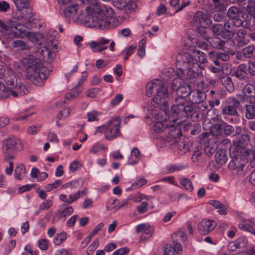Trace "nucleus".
<instances>
[{
	"label": "nucleus",
	"instance_id": "1",
	"mask_svg": "<svg viewBox=\"0 0 255 255\" xmlns=\"http://www.w3.org/2000/svg\"><path fill=\"white\" fill-rule=\"evenodd\" d=\"M78 5L76 3L70 4L60 8L61 14L68 21H72L74 22L78 20L82 21L86 23H90L94 25L102 26L111 13H113V9L111 7H108L104 5L96 6V10L95 12L89 13L86 12L84 13L83 11L78 12ZM89 7L86 9L88 10Z\"/></svg>",
	"mask_w": 255,
	"mask_h": 255
},
{
	"label": "nucleus",
	"instance_id": "2",
	"mask_svg": "<svg viewBox=\"0 0 255 255\" xmlns=\"http://www.w3.org/2000/svg\"><path fill=\"white\" fill-rule=\"evenodd\" d=\"M22 63L26 69V77L37 86L43 85V81L49 76V70L43 66L40 60L33 55L23 58Z\"/></svg>",
	"mask_w": 255,
	"mask_h": 255
},
{
	"label": "nucleus",
	"instance_id": "3",
	"mask_svg": "<svg viewBox=\"0 0 255 255\" xmlns=\"http://www.w3.org/2000/svg\"><path fill=\"white\" fill-rule=\"evenodd\" d=\"M146 94L148 97L153 96L151 104L154 107L165 104L169 96L167 88L160 80H153L146 86Z\"/></svg>",
	"mask_w": 255,
	"mask_h": 255
},
{
	"label": "nucleus",
	"instance_id": "4",
	"mask_svg": "<svg viewBox=\"0 0 255 255\" xmlns=\"http://www.w3.org/2000/svg\"><path fill=\"white\" fill-rule=\"evenodd\" d=\"M5 82L7 88L10 92V95L17 97L26 95L28 90L21 82H17V79L12 71H9L5 76Z\"/></svg>",
	"mask_w": 255,
	"mask_h": 255
},
{
	"label": "nucleus",
	"instance_id": "5",
	"mask_svg": "<svg viewBox=\"0 0 255 255\" xmlns=\"http://www.w3.org/2000/svg\"><path fill=\"white\" fill-rule=\"evenodd\" d=\"M18 139L14 137H9L3 141L2 151L4 154V160L8 161L14 159L17 151V142Z\"/></svg>",
	"mask_w": 255,
	"mask_h": 255
},
{
	"label": "nucleus",
	"instance_id": "6",
	"mask_svg": "<svg viewBox=\"0 0 255 255\" xmlns=\"http://www.w3.org/2000/svg\"><path fill=\"white\" fill-rule=\"evenodd\" d=\"M201 113L198 110L196 105L194 104L186 105L183 110L178 116V120L185 121L190 118L193 122H197L200 119Z\"/></svg>",
	"mask_w": 255,
	"mask_h": 255
},
{
	"label": "nucleus",
	"instance_id": "7",
	"mask_svg": "<svg viewBox=\"0 0 255 255\" xmlns=\"http://www.w3.org/2000/svg\"><path fill=\"white\" fill-rule=\"evenodd\" d=\"M177 67H182L184 69H192L196 66H198L197 63L195 62L193 56L190 53H180L176 56Z\"/></svg>",
	"mask_w": 255,
	"mask_h": 255
},
{
	"label": "nucleus",
	"instance_id": "8",
	"mask_svg": "<svg viewBox=\"0 0 255 255\" xmlns=\"http://www.w3.org/2000/svg\"><path fill=\"white\" fill-rule=\"evenodd\" d=\"M120 121L117 119L110 121L106 126L105 137L108 140L113 139L121 134Z\"/></svg>",
	"mask_w": 255,
	"mask_h": 255
},
{
	"label": "nucleus",
	"instance_id": "9",
	"mask_svg": "<svg viewBox=\"0 0 255 255\" xmlns=\"http://www.w3.org/2000/svg\"><path fill=\"white\" fill-rule=\"evenodd\" d=\"M15 6L16 7L17 11L16 12L14 15V18L16 19L20 20L22 18H29L31 17V12L29 11L30 9L25 10L28 15H25L24 13L21 12L24 9H26L29 4V0H12Z\"/></svg>",
	"mask_w": 255,
	"mask_h": 255
},
{
	"label": "nucleus",
	"instance_id": "10",
	"mask_svg": "<svg viewBox=\"0 0 255 255\" xmlns=\"http://www.w3.org/2000/svg\"><path fill=\"white\" fill-rule=\"evenodd\" d=\"M186 102L185 98L179 96H177L175 99V103L171 109V118H172L173 121L175 122L178 120V116L186 106Z\"/></svg>",
	"mask_w": 255,
	"mask_h": 255
},
{
	"label": "nucleus",
	"instance_id": "11",
	"mask_svg": "<svg viewBox=\"0 0 255 255\" xmlns=\"http://www.w3.org/2000/svg\"><path fill=\"white\" fill-rule=\"evenodd\" d=\"M8 38H23L26 35L27 31L24 25L16 21H11V29Z\"/></svg>",
	"mask_w": 255,
	"mask_h": 255
},
{
	"label": "nucleus",
	"instance_id": "12",
	"mask_svg": "<svg viewBox=\"0 0 255 255\" xmlns=\"http://www.w3.org/2000/svg\"><path fill=\"white\" fill-rule=\"evenodd\" d=\"M166 140L168 142L173 141L175 144H177V139L182 135L181 127L179 125H172L167 127Z\"/></svg>",
	"mask_w": 255,
	"mask_h": 255
},
{
	"label": "nucleus",
	"instance_id": "13",
	"mask_svg": "<svg viewBox=\"0 0 255 255\" xmlns=\"http://www.w3.org/2000/svg\"><path fill=\"white\" fill-rule=\"evenodd\" d=\"M209 17V14L201 11H198L195 13L192 22L196 26H208L211 23Z\"/></svg>",
	"mask_w": 255,
	"mask_h": 255
},
{
	"label": "nucleus",
	"instance_id": "14",
	"mask_svg": "<svg viewBox=\"0 0 255 255\" xmlns=\"http://www.w3.org/2000/svg\"><path fill=\"white\" fill-rule=\"evenodd\" d=\"M216 226V223L213 220L204 219L197 226V230L200 234L207 235L212 231Z\"/></svg>",
	"mask_w": 255,
	"mask_h": 255
},
{
	"label": "nucleus",
	"instance_id": "15",
	"mask_svg": "<svg viewBox=\"0 0 255 255\" xmlns=\"http://www.w3.org/2000/svg\"><path fill=\"white\" fill-rule=\"evenodd\" d=\"M115 3L118 8L124 10L127 13L134 11L136 8V4L130 0H118Z\"/></svg>",
	"mask_w": 255,
	"mask_h": 255
},
{
	"label": "nucleus",
	"instance_id": "16",
	"mask_svg": "<svg viewBox=\"0 0 255 255\" xmlns=\"http://www.w3.org/2000/svg\"><path fill=\"white\" fill-rule=\"evenodd\" d=\"M230 105L223 108L222 111L223 114L234 115L237 114L236 108L239 106V101L234 97L229 99Z\"/></svg>",
	"mask_w": 255,
	"mask_h": 255
},
{
	"label": "nucleus",
	"instance_id": "17",
	"mask_svg": "<svg viewBox=\"0 0 255 255\" xmlns=\"http://www.w3.org/2000/svg\"><path fill=\"white\" fill-rule=\"evenodd\" d=\"M255 226V220L254 219L247 220L240 216V229L248 231L255 236V230L253 226Z\"/></svg>",
	"mask_w": 255,
	"mask_h": 255
},
{
	"label": "nucleus",
	"instance_id": "18",
	"mask_svg": "<svg viewBox=\"0 0 255 255\" xmlns=\"http://www.w3.org/2000/svg\"><path fill=\"white\" fill-rule=\"evenodd\" d=\"M175 82H172L171 85L172 89L176 91L177 96H179L185 98L189 96L191 92V88L189 85L184 84L183 85H180V87H174Z\"/></svg>",
	"mask_w": 255,
	"mask_h": 255
},
{
	"label": "nucleus",
	"instance_id": "19",
	"mask_svg": "<svg viewBox=\"0 0 255 255\" xmlns=\"http://www.w3.org/2000/svg\"><path fill=\"white\" fill-rule=\"evenodd\" d=\"M228 16L231 23L236 27H239V9L236 6L231 7L228 11Z\"/></svg>",
	"mask_w": 255,
	"mask_h": 255
},
{
	"label": "nucleus",
	"instance_id": "20",
	"mask_svg": "<svg viewBox=\"0 0 255 255\" xmlns=\"http://www.w3.org/2000/svg\"><path fill=\"white\" fill-rule=\"evenodd\" d=\"M233 144L229 149V155L231 159L239 158V137L233 136Z\"/></svg>",
	"mask_w": 255,
	"mask_h": 255
},
{
	"label": "nucleus",
	"instance_id": "21",
	"mask_svg": "<svg viewBox=\"0 0 255 255\" xmlns=\"http://www.w3.org/2000/svg\"><path fill=\"white\" fill-rule=\"evenodd\" d=\"M206 98L205 94L198 90H193L191 91L189 99L193 104H198L202 101H204Z\"/></svg>",
	"mask_w": 255,
	"mask_h": 255
},
{
	"label": "nucleus",
	"instance_id": "22",
	"mask_svg": "<svg viewBox=\"0 0 255 255\" xmlns=\"http://www.w3.org/2000/svg\"><path fill=\"white\" fill-rule=\"evenodd\" d=\"M57 34V31L49 30L48 32V35L47 36V38L49 40L48 45L49 47L46 48V51L48 52V55L49 56L50 54V50H49L51 48L50 47H53L54 49L57 50L58 47V45L56 41L54 40V35Z\"/></svg>",
	"mask_w": 255,
	"mask_h": 255
},
{
	"label": "nucleus",
	"instance_id": "23",
	"mask_svg": "<svg viewBox=\"0 0 255 255\" xmlns=\"http://www.w3.org/2000/svg\"><path fill=\"white\" fill-rule=\"evenodd\" d=\"M254 90L255 88L252 85H247L243 89L244 94L243 98L240 96V102L251 101V98L255 96V95H251Z\"/></svg>",
	"mask_w": 255,
	"mask_h": 255
},
{
	"label": "nucleus",
	"instance_id": "24",
	"mask_svg": "<svg viewBox=\"0 0 255 255\" xmlns=\"http://www.w3.org/2000/svg\"><path fill=\"white\" fill-rule=\"evenodd\" d=\"M216 161L220 165L225 164L228 159V156L226 150L223 149H219L215 154Z\"/></svg>",
	"mask_w": 255,
	"mask_h": 255
},
{
	"label": "nucleus",
	"instance_id": "25",
	"mask_svg": "<svg viewBox=\"0 0 255 255\" xmlns=\"http://www.w3.org/2000/svg\"><path fill=\"white\" fill-rule=\"evenodd\" d=\"M171 147L172 148H177L176 151L178 154L182 155L185 153L189 148V145L186 141H182L180 144L177 141V144H175L174 142H173L171 144Z\"/></svg>",
	"mask_w": 255,
	"mask_h": 255
},
{
	"label": "nucleus",
	"instance_id": "26",
	"mask_svg": "<svg viewBox=\"0 0 255 255\" xmlns=\"http://www.w3.org/2000/svg\"><path fill=\"white\" fill-rule=\"evenodd\" d=\"M140 152L137 148L134 147L131 152V155L128 161L129 165H135L138 162Z\"/></svg>",
	"mask_w": 255,
	"mask_h": 255
},
{
	"label": "nucleus",
	"instance_id": "27",
	"mask_svg": "<svg viewBox=\"0 0 255 255\" xmlns=\"http://www.w3.org/2000/svg\"><path fill=\"white\" fill-rule=\"evenodd\" d=\"M228 167L232 175H238L239 172V158L232 159L229 162Z\"/></svg>",
	"mask_w": 255,
	"mask_h": 255
},
{
	"label": "nucleus",
	"instance_id": "28",
	"mask_svg": "<svg viewBox=\"0 0 255 255\" xmlns=\"http://www.w3.org/2000/svg\"><path fill=\"white\" fill-rule=\"evenodd\" d=\"M26 169L24 164L20 163L16 166L14 170V177L17 180H21L25 176Z\"/></svg>",
	"mask_w": 255,
	"mask_h": 255
},
{
	"label": "nucleus",
	"instance_id": "29",
	"mask_svg": "<svg viewBox=\"0 0 255 255\" xmlns=\"http://www.w3.org/2000/svg\"><path fill=\"white\" fill-rule=\"evenodd\" d=\"M209 204L214 207L218 209V212L220 215H226L227 212L225 206L221 202L217 200H211Z\"/></svg>",
	"mask_w": 255,
	"mask_h": 255
},
{
	"label": "nucleus",
	"instance_id": "30",
	"mask_svg": "<svg viewBox=\"0 0 255 255\" xmlns=\"http://www.w3.org/2000/svg\"><path fill=\"white\" fill-rule=\"evenodd\" d=\"M208 42L214 48L222 49L224 45V41L218 37L209 38Z\"/></svg>",
	"mask_w": 255,
	"mask_h": 255
},
{
	"label": "nucleus",
	"instance_id": "31",
	"mask_svg": "<svg viewBox=\"0 0 255 255\" xmlns=\"http://www.w3.org/2000/svg\"><path fill=\"white\" fill-rule=\"evenodd\" d=\"M221 82L230 93L233 92L234 91V87L230 77L227 76L222 78L221 79Z\"/></svg>",
	"mask_w": 255,
	"mask_h": 255
},
{
	"label": "nucleus",
	"instance_id": "32",
	"mask_svg": "<svg viewBox=\"0 0 255 255\" xmlns=\"http://www.w3.org/2000/svg\"><path fill=\"white\" fill-rule=\"evenodd\" d=\"M168 125L166 122H157L154 123L152 127V130L156 133H159L163 131Z\"/></svg>",
	"mask_w": 255,
	"mask_h": 255
},
{
	"label": "nucleus",
	"instance_id": "33",
	"mask_svg": "<svg viewBox=\"0 0 255 255\" xmlns=\"http://www.w3.org/2000/svg\"><path fill=\"white\" fill-rule=\"evenodd\" d=\"M194 53L195 55L193 58L195 62L205 63L207 62V56L204 53L198 50H195Z\"/></svg>",
	"mask_w": 255,
	"mask_h": 255
},
{
	"label": "nucleus",
	"instance_id": "34",
	"mask_svg": "<svg viewBox=\"0 0 255 255\" xmlns=\"http://www.w3.org/2000/svg\"><path fill=\"white\" fill-rule=\"evenodd\" d=\"M188 70L187 75L190 79V82L194 84L198 83L199 79L200 77L198 73L195 72L193 69Z\"/></svg>",
	"mask_w": 255,
	"mask_h": 255
},
{
	"label": "nucleus",
	"instance_id": "35",
	"mask_svg": "<svg viewBox=\"0 0 255 255\" xmlns=\"http://www.w3.org/2000/svg\"><path fill=\"white\" fill-rule=\"evenodd\" d=\"M185 168L186 166L183 165L173 164L167 165L166 167V169L167 170V173L169 174L175 171H180Z\"/></svg>",
	"mask_w": 255,
	"mask_h": 255
},
{
	"label": "nucleus",
	"instance_id": "36",
	"mask_svg": "<svg viewBox=\"0 0 255 255\" xmlns=\"http://www.w3.org/2000/svg\"><path fill=\"white\" fill-rule=\"evenodd\" d=\"M235 33H237V35H239V30L236 31L234 29H231V30H223L221 35L224 39L228 40L232 38Z\"/></svg>",
	"mask_w": 255,
	"mask_h": 255
},
{
	"label": "nucleus",
	"instance_id": "37",
	"mask_svg": "<svg viewBox=\"0 0 255 255\" xmlns=\"http://www.w3.org/2000/svg\"><path fill=\"white\" fill-rule=\"evenodd\" d=\"M0 28L1 32L8 38L9 33L11 30V21H10L7 25L0 19Z\"/></svg>",
	"mask_w": 255,
	"mask_h": 255
},
{
	"label": "nucleus",
	"instance_id": "38",
	"mask_svg": "<svg viewBox=\"0 0 255 255\" xmlns=\"http://www.w3.org/2000/svg\"><path fill=\"white\" fill-rule=\"evenodd\" d=\"M136 49V46L135 45H131L127 49H124L122 52V54L125 55V57H124V60H127L131 54H132L135 51Z\"/></svg>",
	"mask_w": 255,
	"mask_h": 255
},
{
	"label": "nucleus",
	"instance_id": "39",
	"mask_svg": "<svg viewBox=\"0 0 255 255\" xmlns=\"http://www.w3.org/2000/svg\"><path fill=\"white\" fill-rule=\"evenodd\" d=\"M181 185L187 190L191 192L193 190V186L191 180L188 178H182L180 180Z\"/></svg>",
	"mask_w": 255,
	"mask_h": 255
},
{
	"label": "nucleus",
	"instance_id": "40",
	"mask_svg": "<svg viewBox=\"0 0 255 255\" xmlns=\"http://www.w3.org/2000/svg\"><path fill=\"white\" fill-rule=\"evenodd\" d=\"M10 92L4 84L0 81V98L5 99L10 96Z\"/></svg>",
	"mask_w": 255,
	"mask_h": 255
},
{
	"label": "nucleus",
	"instance_id": "41",
	"mask_svg": "<svg viewBox=\"0 0 255 255\" xmlns=\"http://www.w3.org/2000/svg\"><path fill=\"white\" fill-rule=\"evenodd\" d=\"M245 115L248 119H253L255 116V107L252 105H246Z\"/></svg>",
	"mask_w": 255,
	"mask_h": 255
},
{
	"label": "nucleus",
	"instance_id": "42",
	"mask_svg": "<svg viewBox=\"0 0 255 255\" xmlns=\"http://www.w3.org/2000/svg\"><path fill=\"white\" fill-rule=\"evenodd\" d=\"M254 49L253 45H249L242 49V53L245 58H250L253 55Z\"/></svg>",
	"mask_w": 255,
	"mask_h": 255
},
{
	"label": "nucleus",
	"instance_id": "43",
	"mask_svg": "<svg viewBox=\"0 0 255 255\" xmlns=\"http://www.w3.org/2000/svg\"><path fill=\"white\" fill-rule=\"evenodd\" d=\"M228 249L230 253H239V241L236 240L230 242L228 246Z\"/></svg>",
	"mask_w": 255,
	"mask_h": 255
},
{
	"label": "nucleus",
	"instance_id": "44",
	"mask_svg": "<svg viewBox=\"0 0 255 255\" xmlns=\"http://www.w3.org/2000/svg\"><path fill=\"white\" fill-rule=\"evenodd\" d=\"M109 42V39L102 37L98 42H95L94 41H91L90 43V46L91 48H96V47H99L100 45L108 44Z\"/></svg>",
	"mask_w": 255,
	"mask_h": 255
},
{
	"label": "nucleus",
	"instance_id": "45",
	"mask_svg": "<svg viewBox=\"0 0 255 255\" xmlns=\"http://www.w3.org/2000/svg\"><path fill=\"white\" fill-rule=\"evenodd\" d=\"M99 113L95 110H92L87 114V117L88 122L98 121V118Z\"/></svg>",
	"mask_w": 255,
	"mask_h": 255
},
{
	"label": "nucleus",
	"instance_id": "46",
	"mask_svg": "<svg viewBox=\"0 0 255 255\" xmlns=\"http://www.w3.org/2000/svg\"><path fill=\"white\" fill-rule=\"evenodd\" d=\"M67 238V234L65 232H62L58 234L54 239V243L56 245L61 244Z\"/></svg>",
	"mask_w": 255,
	"mask_h": 255
},
{
	"label": "nucleus",
	"instance_id": "47",
	"mask_svg": "<svg viewBox=\"0 0 255 255\" xmlns=\"http://www.w3.org/2000/svg\"><path fill=\"white\" fill-rule=\"evenodd\" d=\"M13 46L14 47L18 48L20 50H23L27 48V43L21 40L14 41L13 43Z\"/></svg>",
	"mask_w": 255,
	"mask_h": 255
},
{
	"label": "nucleus",
	"instance_id": "48",
	"mask_svg": "<svg viewBox=\"0 0 255 255\" xmlns=\"http://www.w3.org/2000/svg\"><path fill=\"white\" fill-rule=\"evenodd\" d=\"M249 5L246 7V11L250 14L251 17L255 15V1L250 0Z\"/></svg>",
	"mask_w": 255,
	"mask_h": 255
},
{
	"label": "nucleus",
	"instance_id": "49",
	"mask_svg": "<svg viewBox=\"0 0 255 255\" xmlns=\"http://www.w3.org/2000/svg\"><path fill=\"white\" fill-rule=\"evenodd\" d=\"M62 184L61 180H57L54 183L47 184L45 186V189L47 192H50L52 190L56 188Z\"/></svg>",
	"mask_w": 255,
	"mask_h": 255
},
{
	"label": "nucleus",
	"instance_id": "50",
	"mask_svg": "<svg viewBox=\"0 0 255 255\" xmlns=\"http://www.w3.org/2000/svg\"><path fill=\"white\" fill-rule=\"evenodd\" d=\"M71 113V110L69 108H66L60 111L57 115V117L59 120L63 119L68 117Z\"/></svg>",
	"mask_w": 255,
	"mask_h": 255
},
{
	"label": "nucleus",
	"instance_id": "51",
	"mask_svg": "<svg viewBox=\"0 0 255 255\" xmlns=\"http://www.w3.org/2000/svg\"><path fill=\"white\" fill-rule=\"evenodd\" d=\"M101 89L100 88H92L87 92L86 95L88 97L93 98L101 92Z\"/></svg>",
	"mask_w": 255,
	"mask_h": 255
},
{
	"label": "nucleus",
	"instance_id": "52",
	"mask_svg": "<svg viewBox=\"0 0 255 255\" xmlns=\"http://www.w3.org/2000/svg\"><path fill=\"white\" fill-rule=\"evenodd\" d=\"M62 218H63V217L61 212V210H56L55 211L54 214L52 216L51 223L52 224L57 223L60 219H62Z\"/></svg>",
	"mask_w": 255,
	"mask_h": 255
},
{
	"label": "nucleus",
	"instance_id": "53",
	"mask_svg": "<svg viewBox=\"0 0 255 255\" xmlns=\"http://www.w3.org/2000/svg\"><path fill=\"white\" fill-rule=\"evenodd\" d=\"M148 204L147 202H142L136 207L137 211L139 214L145 213L148 209Z\"/></svg>",
	"mask_w": 255,
	"mask_h": 255
},
{
	"label": "nucleus",
	"instance_id": "54",
	"mask_svg": "<svg viewBox=\"0 0 255 255\" xmlns=\"http://www.w3.org/2000/svg\"><path fill=\"white\" fill-rule=\"evenodd\" d=\"M212 30L215 35H219L223 30V26L222 24H214L212 26Z\"/></svg>",
	"mask_w": 255,
	"mask_h": 255
},
{
	"label": "nucleus",
	"instance_id": "55",
	"mask_svg": "<svg viewBox=\"0 0 255 255\" xmlns=\"http://www.w3.org/2000/svg\"><path fill=\"white\" fill-rule=\"evenodd\" d=\"M217 147L215 144L210 145L209 143L206 144L205 147V152L207 155H210L214 153Z\"/></svg>",
	"mask_w": 255,
	"mask_h": 255
},
{
	"label": "nucleus",
	"instance_id": "56",
	"mask_svg": "<svg viewBox=\"0 0 255 255\" xmlns=\"http://www.w3.org/2000/svg\"><path fill=\"white\" fill-rule=\"evenodd\" d=\"M16 245V241L15 240H11L10 241V242L6 245L5 251H4V254L7 255L9 254L11 251L14 248Z\"/></svg>",
	"mask_w": 255,
	"mask_h": 255
},
{
	"label": "nucleus",
	"instance_id": "57",
	"mask_svg": "<svg viewBox=\"0 0 255 255\" xmlns=\"http://www.w3.org/2000/svg\"><path fill=\"white\" fill-rule=\"evenodd\" d=\"M39 248L43 251L46 250L48 247V241L46 239H40L38 242Z\"/></svg>",
	"mask_w": 255,
	"mask_h": 255
},
{
	"label": "nucleus",
	"instance_id": "58",
	"mask_svg": "<svg viewBox=\"0 0 255 255\" xmlns=\"http://www.w3.org/2000/svg\"><path fill=\"white\" fill-rule=\"evenodd\" d=\"M146 183L147 181L145 179L143 178H140L136 180L135 182L133 183L131 186V188L136 189L144 185Z\"/></svg>",
	"mask_w": 255,
	"mask_h": 255
},
{
	"label": "nucleus",
	"instance_id": "59",
	"mask_svg": "<svg viewBox=\"0 0 255 255\" xmlns=\"http://www.w3.org/2000/svg\"><path fill=\"white\" fill-rule=\"evenodd\" d=\"M52 200L50 199L46 200L40 205L39 208L42 210L48 209L52 206Z\"/></svg>",
	"mask_w": 255,
	"mask_h": 255
},
{
	"label": "nucleus",
	"instance_id": "60",
	"mask_svg": "<svg viewBox=\"0 0 255 255\" xmlns=\"http://www.w3.org/2000/svg\"><path fill=\"white\" fill-rule=\"evenodd\" d=\"M80 92V91H78L77 90H74L66 94L65 97L68 100L73 99L77 98L79 95Z\"/></svg>",
	"mask_w": 255,
	"mask_h": 255
},
{
	"label": "nucleus",
	"instance_id": "61",
	"mask_svg": "<svg viewBox=\"0 0 255 255\" xmlns=\"http://www.w3.org/2000/svg\"><path fill=\"white\" fill-rule=\"evenodd\" d=\"M173 236H176V237L180 238V240L183 243H185L187 241V237L186 234L183 231H179L174 235H172V238L173 237Z\"/></svg>",
	"mask_w": 255,
	"mask_h": 255
},
{
	"label": "nucleus",
	"instance_id": "62",
	"mask_svg": "<svg viewBox=\"0 0 255 255\" xmlns=\"http://www.w3.org/2000/svg\"><path fill=\"white\" fill-rule=\"evenodd\" d=\"M41 127V126L39 125L29 127L27 129V132L29 134H35L40 129Z\"/></svg>",
	"mask_w": 255,
	"mask_h": 255
},
{
	"label": "nucleus",
	"instance_id": "63",
	"mask_svg": "<svg viewBox=\"0 0 255 255\" xmlns=\"http://www.w3.org/2000/svg\"><path fill=\"white\" fill-rule=\"evenodd\" d=\"M175 252L173 248L170 245L165 246L164 249L163 255H174Z\"/></svg>",
	"mask_w": 255,
	"mask_h": 255
},
{
	"label": "nucleus",
	"instance_id": "64",
	"mask_svg": "<svg viewBox=\"0 0 255 255\" xmlns=\"http://www.w3.org/2000/svg\"><path fill=\"white\" fill-rule=\"evenodd\" d=\"M129 252V250L128 248H123L115 251L113 253V255H124L128 254Z\"/></svg>",
	"mask_w": 255,
	"mask_h": 255
}]
</instances>
